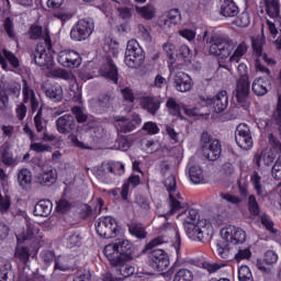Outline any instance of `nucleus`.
<instances>
[{
    "mask_svg": "<svg viewBox=\"0 0 281 281\" xmlns=\"http://www.w3.org/2000/svg\"><path fill=\"white\" fill-rule=\"evenodd\" d=\"M268 139L271 148H273V150L277 151L278 155H281V142L278 139V137L273 135V133H270Z\"/></svg>",
    "mask_w": 281,
    "mask_h": 281,
    "instance_id": "56",
    "label": "nucleus"
},
{
    "mask_svg": "<svg viewBox=\"0 0 281 281\" xmlns=\"http://www.w3.org/2000/svg\"><path fill=\"white\" fill-rule=\"evenodd\" d=\"M45 94L49 100H53V102H60V100H63V87L53 85L46 89Z\"/></svg>",
    "mask_w": 281,
    "mask_h": 281,
    "instance_id": "32",
    "label": "nucleus"
},
{
    "mask_svg": "<svg viewBox=\"0 0 281 281\" xmlns=\"http://www.w3.org/2000/svg\"><path fill=\"white\" fill-rule=\"evenodd\" d=\"M239 281H254V276L251 274V270L247 266H243L238 271Z\"/></svg>",
    "mask_w": 281,
    "mask_h": 281,
    "instance_id": "49",
    "label": "nucleus"
},
{
    "mask_svg": "<svg viewBox=\"0 0 281 281\" xmlns=\"http://www.w3.org/2000/svg\"><path fill=\"white\" fill-rule=\"evenodd\" d=\"M238 5L234 0H221V15L226 19L238 16Z\"/></svg>",
    "mask_w": 281,
    "mask_h": 281,
    "instance_id": "23",
    "label": "nucleus"
},
{
    "mask_svg": "<svg viewBox=\"0 0 281 281\" xmlns=\"http://www.w3.org/2000/svg\"><path fill=\"white\" fill-rule=\"evenodd\" d=\"M166 106L170 115H175L176 117H180V120H183V115H181V109H183V106L181 108V105L177 103V100H175L173 98H169L167 100Z\"/></svg>",
    "mask_w": 281,
    "mask_h": 281,
    "instance_id": "35",
    "label": "nucleus"
},
{
    "mask_svg": "<svg viewBox=\"0 0 281 281\" xmlns=\"http://www.w3.org/2000/svg\"><path fill=\"white\" fill-rule=\"evenodd\" d=\"M252 49L257 56H262V38L252 40Z\"/></svg>",
    "mask_w": 281,
    "mask_h": 281,
    "instance_id": "64",
    "label": "nucleus"
},
{
    "mask_svg": "<svg viewBox=\"0 0 281 281\" xmlns=\"http://www.w3.org/2000/svg\"><path fill=\"white\" fill-rule=\"evenodd\" d=\"M95 229L97 234H99L101 238H115L117 236V232H120V226L115 218L104 216L98 220Z\"/></svg>",
    "mask_w": 281,
    "mask_h": 281,
    "instance_id": "11",
    "label": "nucleus"
},
{
    "mask_svg": "<svg viewBox=\"0 0 281 281\" xmlns=\"http://www.w3.org/2000/svg\"><path fill=\"white\" fill-rule=\"evenodd\" d=\"M2 54L0 53V65H2V69H8V60L12 67H19V58L12 54V52L8 49H2Z\"/></svg>",
    "mask_w": 281,
    "mask_h": 281,
    "instance_id": "27",
    "label": "nucleus"
},
{
    "mask_svg": "<svg viewBox=\"0 0 281 281\" xmlns=\"http://www.w3.org/2000/svg\"><path fill=\"white\" fill-rule=\"evenodd\" d=\"M194 280V274L188 269H180L173 277V281H192Z\"/></svg>",
    "mask_w": 281,
    "mask_h": 281,
    "instance_id": "44",
    "label": "nucleus"
},
{
    "mask_svg": "<svg viewBox=\"0 0 281 281\" xmlns=\"http://www.w3.org/2000/svg\"><path fill=\"white\" fill-rule=\"evenodd\" d=\"M249 23H251V20L248 12L240 13L236 19V25H238V27H249Z\"/></svg>",
    "mask_w": 281,
    "mask_h": 281,
    "instance_id": "53",
    "label": "nucleus"
},
{
    "mask_svg": "<svg viewBox=\"0 0 281 281\" xmlns=\"http://www.w3.org/2000/svg\"><path fill=\"white\" fill-rule=\"evenodd\" d=\"M189 177L192 183H203V169L200 166L193 165L189 168Z\"/></svg>",
    "mask_w": 281,
    "mask_h": 281,
    "instance_id": "34",
    "label": "nucleus"
},
{
    "mask_svg": "<svg viewBox=\"0 0 281 281\" xmlns=\"http://www.w3.org/2000/svg\"><path fill=\"white\" fill-rule=\"evenodd\" d=\"M34 124L37 133L47 131V120L43 119V109H40L34 116Z\"/></svg>",
    "mask_w": 281,
    "mask_h": 281,
    "instance_id": "38",
    "label": "nucleus"
},
{
    "mask_svg": "<svg viewBox=\"0 0 281 281\" xmlns=\"http://www.w3.org/2000/svg\"><path fill=\"white\" fill-rule=\"evenodd\" d=\"M3 27L9 38H14V22L12 21V19L10 18L4 19Z\"/></svg>",
    "mask_w": 281,
    "mask_h": 281,
    "instance_id": "58",
    "label": "nucleus"
},
{
    "mask_svg": "<svg viewBox=\"0 0 281 281\" xmlns=\"http://www.w3.org/2000/svg\"><path fill=\"white\" fill-rule=\"evenodd\" d=\"M2 164H4V166H16V164H19V160L10 154V147H4L2 151Z\"/></svg>",
    "mask_w": 281,
    "mask_h": 281,
    "instance_id": "45",
    "label": "nucleus"
},
{
    "mask_svg": "<svg viewBox=\"0 0 281 281\" xmlns=\"http://www.w3.org/2000/svg\"><path fill=\"white\" fill-rule=\"evenodd\" d=\"M169 205H170V214H175V212H179V210H183V205L181 201L177 200L172 193L169 194Z\"/></svg>",
    "mask_w": 281,
    "mask_h": 281,
    "instance_id": "50",
    "label": "nucleus"
},
{
    "mask_svg": "<svg viewBox=\"0 0 281 281\" xmlns=\"http://www.w3.org/2000/svg\"><path fill=\"white\" fill-rule=\"evenodd\" d=\"M101 75L103 78H108V80H112V82L117 85V66H115L113 59H106L104 66L101 68Z\"/></svg>",
    "mask_w": 281,
    "mask_h": 281,
    "instance_id": "22",
    "label": "nucleus"
},
{
    "mask_svg": "<svg viewBox=\"0 0 281 281\" xmlns=\"http://www.w3.org/2000/svg\"><path fill=\"white\" fill-rule=\"evenodd\" d=\"M247 240V233L240 228L231 226L222 232V239L217 241L216 252L223 260H231L229 243L232 245H243Z\"/></svg>",
    "mask_w": 281,
    "mask_h": 281,
    "instance_id": "2",
    "label": "nucleus"
},
{
    "mask_svg": "<svg viewBox=\"0 0 281 281\" xmlns=\"http://www.w3.org/2000/svg\"><path fill=\"white\" fill-rule=\"evenodd\" d=\"M94 27L93 20H79L70 31V38L72 41H87L93 34Z\"/></svg>",
    "mask_w": 281,
    "mask_h": 281,
    "instance_id": "12",
    "label": "nucleus"
},
{
    "mask_svg": "<svg viewBox=\"0 0 281 281\" xmlns=\"http://www.w3.org/2000/svg\"><path fill=\"white\" fill-rule=\"evenodd\" d=\"M117 133H132L137 128V124H142L139 115H134L132 119L121 116L115 119Z\"/></svg>",
    "mask_w": 281,
    "mask_h": 281,
    "instance_id": "15",
    "label": "nucleus"
},
{
    "mask_svg": "<svg viewBox=\"0 0 281 281\" xmlns=\"http://www.w3.org/2000/svg\"><path fill=\"white\" fill-rule=\"evenodd\" d=\"M237 71L240 78L237 80L236 89L234 91V97L237 100V105H239L244 111L249 109L251 102H249V75L247 74V65L239 64Z\"/></svg>",
    "mask_w": 281,
    "mask_h": 281,
    "instance_id": "5",
    "label": "nucleus"
},
{
    "mask_svg": "<svg viewBox=\"0 0 281 281\" xmlns=\"http://www.w3.org/2000/svg\"><path fill=\"white\" fill-rule=\"evenodd\" d=\"M235 140L237 146L243 148V150H251V147L254 146V138L251 137V130H249L247 124L241 123L236 127Z\"/></svg>",
    "mask_w": 281,
    "mask_h": 281,
    "instance_id": "13",
    "label": "nucleus"
},
{
    "mask_svg": "<svg viewBox=\"0 0 281 281\" xmlns=\"http://www.w3.org/2000/svg\"><path fill=\"white\" fill-rule=\"evenodd\" d=\"M108 260L111 267H113L116 276H120V277L113 278L111 274H106L104 278V281L125 280V278H131V276L135 273V268L126 263L132 259H108Z\"/></svg>",
    "mask_w": 281,
    "mask_h": 281,
    "instance_id": "10",
    "label": "nucleus"
},
{
    "mask_svg": "<svg viewBox=\"0 0 281 281\" xmlns=\"http://www.w3.org/2000/svg\"><path fill=\"white\" fill-rule=\"evenodd\" d=\"M71 207H74V205L68 200L61 199L57 202V212L60 214H67Z\"/></svg>",
    "mask_w": 281,
    "mask_h": 281,
    "instance_id": "52",
    "label": "nucleus"
},
{
    "mask_svg": "<svg viewBox=\"0 0 281 281\" xmlns=\"http://www.w3.org/2000/svg\"><path fill=\"white\" fill-rule=\"evenodd\" d=\"M49 74L53 78H60L61 80H71V78H74V74H71V71L63 68L53 69Z\"/></svg>",
    "mask_w": 281,
    "mask_h": 281,
    "instance_id": "42",
    "label": "nucleus"
},
{
    "mask_svg": "<svg viewBox=\"0 0 281 281\" xmlns=\"http://www.w3.org/2000/svg\"><path fill=\"white\" fill-rule=\"evenodd\" d=\"M256 69L257 71H261V74H267V76H269L267 80H265V78L257 77L252 81V92L255 93V95L262 98V95H267V93H269V89H271V82H273V76H271V70L262 66V64L258 59L256 60Z\"/></svg>",
    "mask_w": 281,
    "mask_h": 281,
    "instance_id": "7",
    "label": "nucleus"
},
{
    "mask_svg": "<svg viewBox=\"0 0 281 281\" xmlns=\"http://www.w3.org/2000/svg\"><path fill=\"white\" fill-rule=\"evenodd\" d=\"M71 113L75 115V120H77L78 124H85L89 122V115L85 114V111H82V108L74 106L71 109Z\"/></svg>",
    "mask_w": 281,
    "mask_h": 281,
    "instance_id": "43",
    "label": "nucleus"
},
{
    "mask_svg": "<svg viewBox=\"0 0 281 281\" xmlns=\"http://www.w3.org/2000/svg\"><path fill=\"white\" fill-rule=\"evenodd\" d=\"M165 188L168 190L169 194L177 191V178L170 175L165 181Z\"/></svg>",
    "mask_w": 281,
    "mask_h": 281,
    "instance_id": "51",
    "label": "nucleus"
},
{
    "mask_svg": "<svg viewBox=\"0 0 281 281\" xmlns=\"http://www.w3.org/2000/svg\"><path fill=\"white\" fill-rule=\"evenodd\" d=\"M119 16L123 19V21H130L133 18V12L128 8H117Z\"/></svg>",
    "mask_w": 281,
    "mask_h": 281,
    "instance_id": "62",
    "label": "nucleus"
},
{
    "mask_svg": "<svg viewBox=\"0 0 281 281\" xmlns=\"http://www.w3.org/2000/svg\"><path fill=\"white\" fill-rule=\"evenodd\" d=\"M33 59L38 67H46V69H52V67H54V58H52V55H47V52L43 46H37L35 48Z\"/></svg>",
    "mask_w": 281,
    "mask_h": 281,
    "instance_id": "19",
    "label": "nucleus"
},
{
    "mask_svg": "<svg viewBox=\"0 0 281 281\" xmlns=\"http://www.w3.org/2000/svg\"><path fill=\"white\" fill-rule=\"evenodd\" d=\"M166 243H168V238H166L165 236H158L150 240L143 249V254H146V251H150V266L157 271H166V269L170 267V259L168 258V254H166V250L161 248H155Z\"/></svg>",
    "mask_w": 281,
    "mask_h": 281,
    "instance_id": "3",
    "label": "nucleus"
},
{
    "mask_svg": "<svg viewBox=\"0 0 281 281\" xmlns=\"http://www.w3.org/2000/svg\"><path fill=\"white\" fill-rule=\"evenodd\" d=\"M56 128L60 135H69L76 128V119L71 114H64L56 120Z\"/></svg>",
    "mask_w": 281,
    "mask_h": 281,
    "instance_id": "17",
    "label": "nucleus"
},
{
    "mask_svg": "<svg viewBox=\"0 0 281 281\" xmlns=\"http://www.w3.org/2000/svg\"><path fill=\"white\" fill-rule=\"evenodd\" d=\"M260 179H262V178L256 171L254 172V175L250 178V181H251L258 196H262L265 194V191L262 190V184L260 183Z\"/></svg>",
    "mask_w": 281,
    "mask_h": 281,
    "instance_id": "48",
    "label": "nucleus"
},
{
    "mask_svg": "<svg viewBox=\"0 0 281 281\" xmlns=\"http://www.w3.org/2000/svg\"><path fill=\"white\" fill-rule=\"evenodd\" d=\"M58 63L63 67L76 69L79 65H82V58L80 57V54L75 50H61L58 54Z\"/></svg>",
    "mask_w": 281,
    "mask_h": 281,
    "instance_id": "14",
    "label": "nucleus"
},
{
    "mask_svg": "<svg viewBox=\"0 0 281 281\" xmlns=\"http://www.w3.org/2000/svg\"><path fill=\"white\" fill-rule=\"evenodd\" d=\"M221 266L220 263H210L207 261H204L202 263V268H204L206 271H209V273H216V271H218V269H221Z\"/></svg>",
    "mask_w": 281,
    "mask_h": 281,
    "instance_id": "63",
    "label": "nucleus"
},
{
    "mask_svg": "<svg viewBox=\"0 0 281 281\" xmlns=\"http://www.w3.org/2000/svg\"><path fill=\"white\" fill-rule=\"evenodd\" d=\"M128 232L132 236H136V238H146V228L144 225L139 223H132L128 225Z\"/></svg>",
    "mask_w": 281,
    "mask_h": 281,
    "instance_id": "39",
    "label": "nucleus"
},
{
    "mask_svg": "<svg viewBox=\"0 0 281 281\" xmlns=\"http://www.w3.org/2000/svg\"><path fill=\"white\" fill-rule=\"evenodd\" d=\"M201 148L203 156L209 159V161H216V159L221 157V142L212 138V135L207 132H203L201 135Z\"/></svg>",
    "mask_w": 281,
    "mask_h": 281,
    "instance_id": "8",
    "label": "nucleus"
},
{
    "mask_svg": "<svg viewBox=\"0 0 281 281\" xmlns=\"http://www.w3.org/2000/svg\"><path fill=\"white\" fill-rule=\"evenodd\" d=\"M98 103L102 109H109L113 104V97L111 94H101L98 99Z\"/></svg>",
    "mask_w": 281,
    "mask_h": 281,
    "instance_id": "57",
    "label": "nucleus"
},
{
    "mask_svg": "<svg viewBox=\"0 0 281 281\" xmlns=\"http://www.w3.org/2000/svg\"><path fill=\"white\" fill-rule=\"evenodd\" d=\"M14 257L23 265H27V262H30V248L21 247L15 249Z\"/></svg>",
    "mask_w": 281,
    "mask_h": 281,
    "instance_id": "41",
    "label": "nucleus"
},
{
    "mask_svg": "<svg viewBox=\"0 0 281 281\" xmlns=\"http://www.w3.org/2000/svg\"><path fill=\"white\" fill-rule=\"evenodd\" d=\"M266 12L272 19H276L277 21H279V23H281L279 0H271L270 2L266 0Z\"/></svg>",
    "mask_w": 281,
    "mask_h": 281,
    "instance_id": "29",
    "label": "nucleus"
},
{
    "mask_svg": "<svg viewBox=\"0 0 281 281\" xmlns=\"http://www.w3.org/2000/svg\"><path fill=\"white\" fill-rule=\"evenodd\" d=\"M83 128L86 133H90L92 137H95L97 139H102L104 135V130L98 126L95 123H88L83 125Z\"/></svg>",
    "mask_w": 281,
    "mask_h": 281,
    "instance_id": "36",
    "label": "nucleus"
},
{
    "mask_svg": "<svg viewBox=\"0 0 281 281\" xmlns=\"http://www.w3.org/2000/svg\"><path fill=\"white\" fill-rule=\"evenodd\" d=\"M38 234V228L34 224H26V231L16 236L18 243H25V240H32L34 236Z\"/></svg>",
    "mask_w": 281,
    "mask_h": 281,
    "instance_id": "30",
    "label": "nucleus"
},
{
    "mask_svg": "<svg viewBox=\"0 0 281 281\" xmlns=\"http://www.w3.org/2000/svg\"><path fill=\"white\" fill-rule=\"evenodd\" d=\"M8 102H10L8 90L0 89V111H5V109H8Z\"/></svg>",
    "mask_w": 281,
    "mask_h": 281,
    "instance_id": "59",
    "label": "nucleus"
},
{
    "mask_svg": "<svg viewBox=\"0 0 281 281\" xmlns=\"http://www.w3.org/2000/svg\"><path fill=\"white\" fill-rule=\"evenodd\" d=\"M145 58L146 56L142 47H139V43L135 40L128 41L124 58L125 65L131 69H139L144 65Z\"/></svg>",
    "mask_w": 281,
    "mask_h": 281,
    "instance_id": "6",
    "label": "nucleus"
},
{
    "mask_svg": "<svg viewBox=\"0 0 281 281\" xmlns=\"http://www.w3.org/2000/svg\"><path fill=\"white\" fill-rule=\"evenodd\" d=\"M91 280V272L87 269H79L76 272L74 281H90Z\"/></svg>",
    "mask_w": 281,
    "mask_h": 281,
    "instance_id": "55",
    "label": "nucleus"
},
{
    "mask_svg": "<svg viewBox=\"0 0 281 281\" xmlns=\"http://www.w3.org/2000/svg\"><path fill=\"white\" fill-rule=\"evenodd\" d=\"M161 102L159 101V99H157V97H147L144 100V109H146V111H148V113H150L151 115H155L157 113V111H159V106H160Z\"/></svg>",
    "mask_w": 281,
    "mask_h": 281,
    "instance_id": "33",
    "label": "nucleus"
},
{
    "mask_svg": "<svg viewBox=\"0 0 281 281\" xmlns=\"http://www.w3.org/2000/svg\"><path fill=\"white\" fill-rule=\"evenodd\" d=\"M254 161L258 166V168H260L261 164L269 167L271 166V164H273V161H276V155L272 154V151L262 149L259 154L255 155Z\"/></svg>",
    "mask_w": 281,
    "mask_h": 281,
    "instance_id": "25",
    "label": "nucleus"
},
{
    "mask_svg": "<svg viewBox=\"0 0 281 281\" xmlns=\"http://www.w3.org/2000/svg\"><path fill=\"white\" fill-rule=\"evenodd\" d=\"M168 23H171L172 25L181 23V13L179 12V9L169 10L167 19L164 21L165 25H168Z\"/></svg>",
    "mask_w": 281,
    "mask_h": 281,
    "instance_id": "40",
    "label": "nucleus"
},
{
    "mask_svg": "<svg viewBox=\"0 0 281 281\" xmlns=\"http://www.w3.org/2000/svg\"><path fill=\"white\" fill-rule=\"evenodd\" d=\"M154 224L160 232H168V229H170V232L176 235L178 245H181V236L179 235V232L172 227V224L168 223V217H166V215H159L154 220Z\"/></svg>",
    "mask_w": 281,
    "mask_h": 281,
    "instance_id": "21",
    "label": "nucleus"
},
{
    "mask_svg": "<svg viewBox=\"0 0 281 281\" xmlns=\"http://www.w3.org/2000/svg\"><path fill=\"white\" fill-rule=\"evenodd\" d=\"M30 38L32 41H38V38H43L46 43L47 49H52V38L49 37V29H45L43 35V26L31 25L30 27Z\"/></svg>",
    "mask_w": 281,
    "mask_h": 281,
    "instance_id": "20",
    "label": "nucleus"
},
{
    "mask_svg": "<svg viewBox=\"0 0 281 281\" xmlns=\"http://www.w3.org/2000/svg\"><path fill=\"white\" fill-rule=\"evenodd\" d=\"M209 106H213L214 113H223L227 105L229 104V98L227 97V91L222 90L214 98L206 100Z\"/></svg>",
    "mask_w": 281,
    "mask_h": 281,
    "instance_id": "16",
    "label": "nucleus"
},
{
    "mask_svg": "<svg viewBox=\"0 0 281 281\" xmlns=\"http://www.w3.org/2000/svg\"><path fill=\"white\" fill-rule=\"evenodd\" d=\"M247 205H248L249 213L252 216H258V214H260V206L258 205V201L256 200V195H249L248 196Z\"/></svg>",
    "mask_w": 281,
    "mask_h": 281,
    "instance_id": "46",
    "label": "nucleus"
},
{
    "mask_svg": "<svg viewBox=\"0 0 281 281\" xmlns=\"http://www.w3.org/2000/svg\"><path fill=\"white\" fill-rule=\"evenodd\" d=\"M0 281H14L12 263H5L0 268Z\"/></svg>",
    "mask_w": 281,
    "mask_h": 281,
    "instance_id": "37",
    "label": "nucleus"
},
{
    "mask_svg": "<svg viewBox=\"0 0 281 281\" xmlns=\"http://www.w3.org/2000/svg\"><path fill=\"white\" fill-rule=\"evenodd\" d=\"M135 10L137 14L142 16V19H145V21H153L157 14V9H155V5L153 4H147L144 7L136 5Z\"/></svg>",
    "mask_w": 281,
    "mask_h": 281,
    "instance_id": "28",
    "label": "nucleus"
},
{
    "mask_svg": "<svg viewBox=\"0 0 281 281\" xmlns=\"http://www.w3.org/2000/svg\"><path fill=\"white\" fill-rule=\"evenodd\" d=\"M247 53V46L245 44H239L235 49L233 56L229 58L231 63H240V58Z\"/></svg>",
    "mask_w": 281,
    "mask_h": 281,
    "instance_id": "47",
    "label": "nucleus"
},
{
    "mask_svg": "<svg viewBox=\"0 0 281 281\" xmlns=\"http://www.w3.org/2000/svg\"><path fill=\"white\" fill-rule=\"evenodd\" d=\"M58 179V172L56 169H49V170H44L40 176H37V183L40 186H54V182Z\"/></svg>",
    "mask_w": 281,
    "mask_h": 281,
    "instance_id": "26",
    "label": "nucleus"
},
{
    "mask_svg": "<svg viewBox=\"0 0 281 281\" xmlns=\"http://www.w3.org/2000/svg\"><path fill=\"white\" fill-rule=\"evenodd\" d=\"M271 172H272L273 179H276L277 181H280V179H281V161H280V158H278L276 160L274 165L272 166Z\"/></svg>",
    "mask_w": 281,
    "mask_h": 281,
    "instance_id": "60",
    "label": "nucleus"
},
{
    "mask_svg": "<svg viewBox=\"0 0 281 281\" xmlns=\"http://www.w3.org/2000/svg\"><path fill=\"white\" fill-rule=\"evenodd\" d=\"M173 87L177 91L186 93L192 90V78L183 71H178L173 76Z\"/></svg>",
    "mask_w": 281,
    "mask_h": 281,
    "instance_id": "18",
    "label": "nucleus"
},
{
    "mask_svg": "<svg viewBox=\"0 0 281 281\" xmlns=\"http://www.w3.org/2000/svg\"><path fill=\"white\" fill-rule=\"evenodd\" d=\"M18 181L23 190H27V188L32 186V171L27 169H21L18 173Z\"/></svg>",
    "mask_w": 281,
    "mask_h": 281,
    "instance_id": "31",
    "label": "nucleus"
},
{
    "mask_svg": "<svg viewBox=\"0 0 281 281\" xmlns=\"http://www.w3.org/2000/svg\"><path fill=\"white\" fill-rule=\"evenodd\" d=\"M52 207H54V204H52V201H49V200H40L35 204L33 214H34V216L47 217L52 214Z\"/></svg>",
    "mask_w": 281,
    "mask_h": 281,
    "instance_id": "24",
    "label": "nucleus"
},
{
    "mask_svg": "<svg viewBox=\"0 0 281 281\" xmlns=\"http://www.w3.org/2000/svg\"><path fill=\"white\" fill-rule=\"evenodd\" d=\"M251 258V250L249 248H239L238 252L235 254V260L240 262V260H249Z\"/></svg>",
    "mask_w": 281,
    "mask_h": 281,
    "instance_id": "54",
    "label": "nucleus"
},
{
    "mask_svg": "<svg viewBox=\"0 0 281 281\" xmlns=\"http://www.w3.org/2000/svg\"><path fill=\"white\" fill-rule=\"evenodd\" d=\"M210 54L212 56H218L220 58H228L234 52L236 45L227 37H211Z\"/></svg>",
    "mask_w": 281,
    "mask_h": 281,
    "instance_id": "9",
    "label": "nucleus"
},
{
    "mask_svg": "<svg viewBox=\"0 0 281 281\" xmlns=\"http://www.w3.org/2000/svg\"><path fill=\"white\" fill-rule=\"evenodd\" d=\"M103 254L108 260H133L135 247L128 239H115L104 247Z\"/></svg>",
    "mask_w": 281,
    "mask_h": 281,
    "instance_id": "4",
    "label": "nucleus"
},
{
    "mask_svg": "<svg viewBox=\"0 0 281 281\" xmlns=\"http://www.w3.org/2000/svg\"><path fill=\"white\" fill-rule=\"evenodd\" d=\"M184 223V229L188 238L198 243H203L206 236H210L212 224L207 220H198L199 210L189 209L178 215Z\"/></svg>",
    "mask_w": 281,
    "mask_h": 281,
    "instance_id": "1",
    "label": "nucleus"
},
{
    "mask_svg": "<svg viewBox=\"0 0 281 281\" xmlns=\"http://www.w3.org/2000/svg\"><path fill=\"white\" fill-rule=\"evenodd\" d=\"M143 131H147L149 135H157L159 133V126H157V123L147 122L144 124Z\"/></svg>",
    "mask_w": 281,
    "mask_h": 281,
    "instance_id": "61",
    "label": "nucleus"
}]
</instances>
